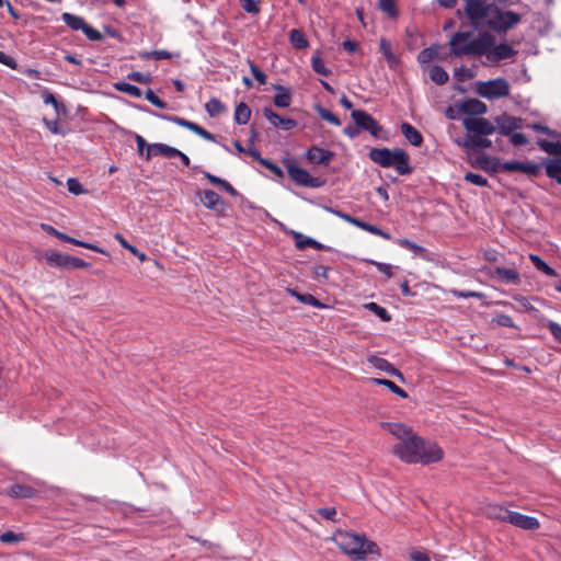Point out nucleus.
<instances>
[{
    "mask_svg": "<svg viewBox=\"0 0 561 561\" xmlns=\"http://www.w3.org/2000/svg\"><path fill=\"white\" fill-rule=\"evenodd\" d=\"M382 426L398 439L391 451L401 461L425 466L443 459V448L437 443L415 434L412 427L402 423H385Z\"/></svg>",
    "mask_w": 561,
    "mask_h": 561,
    "instance_id": "obj_1",
    "label": "nucleus"
},
{
    "mask_svg": "<svg viewBox=\"0 0 561 561\" xmlns=\"http://www.w3.org/2000/svg\"><path fill=\"white\" fill-rule=\"evenodd\" d=\"M449 46L454 56L484 57L489 65L514 58L517 54L506 41L496 43L495 36L488 31L477 36L471 32H457L451 36Z\"/></svg>",
    "mask_w": 561,
    "mask_h": 561,
    "instance_id": "obj_2",
    "label": "nucleus"
},
{
    "mask_svg": "<svg viewBox=\"0 0 561 561\" xmlns=\"http://www.w3.org/2000/svg\"><path fill=\"white\" fill-rule=\"evenodd\" d=\"M465 12L474 27H489L495 33H506L520 23L522 15L512 10L500 9L485 0H465Z\"/></svg>",
    "mask_w": 561,
    "mask_h": 561,
    "instance_id": "obj_3",
    "label": "nucleus"
},
{
    "mask_svg": "<svg viewBox=\"0 0 561 561\" xmlns=\"http://www.w3.org/2000/svg\"><path fill=\"white\" fill-rule=\"evenodd\" d=\"M332 540L345 554L354 560L364 559L375 548V543L364 536L350 531H337L333 535Z\"/></svg>",
    "mask_w": 561,
    "mask_h": 561,
    "instance_id": "obj_4",
    "label": "nucleus"
},
{
    "mask_svg": "<svg viewBox=\"0 0 561 561\" xmlns=\"http://www.w3.org/2000/svg\"><path fill=\"white\" fill-rule=\"evenodd\" d=\"M369 158L382 168H393L401 175L411 172L409 156L402 149L373 148Z\"/></svg>",
    "mask_w": 561,
    "mask_h": 561,
    "instance_id": "obj_5",
    "label": "nucleus"
},
{
    "mask_svg": "<svg viewBox=\"0 0 561 561\" xmlns=\"http://www.w3.org/2000/svg\"><path fill=\"white\" fill-rule=\"evenodd\" d=\"M510 83L503 78L476 82V92L488 100L505 98L510 94Z\"/></svg>",
    "mask_w": 561,
    "mask_h": 561,
    "instance_id": "obj_6",
    "label": "nucleus"
},
{
    "mask_svg": "<svg viewBox=\"0 0 561 561\" xmlns=\"http://www.w3.org/2000/svg\"><path fill=\"white\" fill-rule=\"evenodd\" d=\"M47 263L51 266L64 267V268H85L89 267V263L85 261L73 257L68 254L59 252H48L45 254Z\"/></svg>",
    "mask_w": 561,
    "mask_h": 561,
    "instance_id": "obj_7",
    "label": "nucleus"
},
{
    "mask_svg": "<svg viewBox=\"0 0 561 561\" xmlns=\"http://www.w3.org/2000/svg\"><path fill=\"white\" fill-rule=\"evenodd\" d=\"M287 172L290 179L299 185L307 187H319L322 185L320 179L311 176L307 170L294 163L287 165Z\"/></svg>",
    "mask_w": 561,
    "mask_h": 561,
    "instance_id": "obj_8",
    "label": "nucleus"
},
{
    "mask_svg": "<svg viewBox=\"0 0 561 561\" xmlns=\"http://www.w3.org/2000/svg\"><path fill=\"white\" fill-rule=\"evenodd\" d=\"M465 128L469 133L477 135H491L495 130L493 124L481 117H466L462 121Z\"/></svg>",
    "mask_w": 561,
    "mask_h": 561,
    "instance_id": "obj_9",
    "label": "nucleus"
},
{
    "mask_svg": "<svg viewBox=\"0 0 561 561\" xmlns=\"http://www.w3.org/2000/svg\"><path fill=\"white\" fill-rule=\"evenodd\" d=\"M351 116L357 127L364 130H368L374 136H377L378 133L380 131V126L378 125V123L374 119L371 115L367 114L366 112L355 110L352 111Z\"/></svg>",
    "mask_w": 561,
    "mask_h": 561,
    "instance_id": "obj_10",
    "label": "nucleus"
},
{
    "mask_svg": "<svg viewBox=\"0 0 561 561\" xmlns=\"http://www.w3.org/2000/svg\"><path fill=\"white\" fill-rule=\"evenodd\" d=\"M41 227H42V229L44 231H46L47 233H49L51 236H55L56 238H58L61 241L69 242V243H72L75 245L82 247V248H85V249H89V250H92V251H95V252H99V253H102V254L105 253V251L102 248H100V247H98L95 244H92V243H88V242L80 241V240H77L75 238H71V237H69V236L58 231L57 229H55L54 227H51L49 225L42 224Z\"/></svg>",
    "mask_w": 561,
    "mask_h": 561,
    "instance_id": "obj_11",
    "label": "nucleus"
},
{
    "mask_svg": "<svg viewBox=\"0 0 561 561\" xmlns=\"http://www.w3.org/2000/svg\"><path fill=\"white\" fill-rule=\"evenodd\" d=\"M508 523L525 530H535L539 528V522L537 518L523 515L517 512H511L508 515Z\"/></svg>",
    "mask_w": 561,
    "mask_h": 561,
    "instance_id": "obj_12",
    "label": "nucleus"
},
{
    "mask_svg": "<svg viewBox=\"0 0 561 561\" xmlns=\"http://www.w3.org/2000/svg\"><path fill=\"white\" fill-rule=\"evenodd\" d=\"M305 157L312 164H329L333 158V152L317 146L309 148Z\"/></svg>",
    "mask_w": 561,
    "mask_h": 561,
    "instance_id": "obj_13",
    "label": "nucleus"
},
{
    "mask_svg": "<svg viewBox=\"0 0 561 561\" xmlns=\"http://www.w3.org/2000/svg\"><path fill=\"white\" fill-rule=\"evenodd\" d=\"M180 153V150L162 142L150 144L147 148L146 159L150 160L157 156H163L167 158H174Z\"/></svg>",
    "mask_w": 561,
    "mask_h": 561,
    "instance_id": "obj_14",
    "label": "nucleus"
},
{
    "mask_svg": "<svg viewBox=\"0 0 561 561\" xmlns=\"http://www.w3.org/2000/svg\"><path fill=\"white\" fill-rule=\"evenodd\" d=\"M263 115L274 127H279L284 130L293 129L297 125L295 119L284 118L276 114L271 107H264Z\"/></svg>",
    "mask_w": 561,
    "mask_h": 561,
    "instance_id": "obj_15",
    "label": "nucleus"
},
{
    "mask_svg": "<svg viewBox=\"0 0 561 561\" xmlns=\"http://www.w3.org/2000/svg\"><path fill=\"white\" fill-rule=\"evenodd\" d=\"M201 202L203 205L217 213H222L225 209V202L219 194L211 190H206L201 193Z\"/></svg>",
    "mask_w": 561,
    "mask_h": 561,
    "instance_id": "obj_16",
    "label": "nucleus"
},
{
    "mask_svg": "<svg viewBox=\"0 0 561 561\" xmlns=\"http://www.w3.org/2000/svg\"><path fill=\"white\" fill-rule=\"evenodd\" d=\"M167 118L169 121L175 123L179 126H182V127H185V128L192 130L193 133L197 134L198 136H201L202 138H204L206 140H209V141L214 140V136L209 131H207L206 129H204L203 127H201L199 125H197L193 122H190L184 118L176 117V116L167 117Z\"/></svg>",
    "mask_w": 561,
    "mask_h": 561,
    "instance_id": "obj_17",
    "label": "nucleus"
},
{
    "mask_svg": "<svg viewBox=\"0 0 561 561\" xmlns=\"http://www.w3.org/2000/svg\"><path fill=\"white\" fill-rule=\"evenodd\" d=\"M482 135H468L466 138L463 139H460V138H455L454 141L465 148V149H470V148H476V147H480V148H486V147H490L491 146V141L486 138H483L481 137Z\"/></svg>",
    "mask_w": 561,
    "mask_h": 561,
    "instance_id": "obj_18",
    "label": "nucleus"
},
{
    "mask_svg": "<svg viewBox=\"0 0 561 561\" xmlns=\"http://www.w3.org/2000/svg\"><path fill=\"white\" fill-rule=\"evenodd\" d=\"M367 360L373 367H375L379 370H383V371H386L392 376H396L400 379H403L402 374L392 364H390L387 359L376 356V355H371L367 358Z\"/></svg>",
    "mask_w": 561,
    "mask_h": 561,
    "instance_id": "obj_19",
    "label": "nucleus"
},
{
    "mask_svg": "<svg viewBox=\"0 0 561 561\" xmlns=\"http://www.w3.org/2000/svg\"><path fill=\"white\" fill-rule=\"evenodd\" d=\"M493 275L506 284L518 285L520 283L519 273L515 268L497 266L494 268Z\"/></svg>",
    "mask_w": 561,
    "mask_h": 561,
    "instance_id": "obj_20",
    "label": "nucleus"
},
{
    "mask_svg": "<svg viewBox=\"0 0 561 561\" xmlns=\"http://www.w3.org/2000/svg\"><path fill=\"white\" fill-rule=\"evenodd\" d=\"M379 50L386 59L388 66L390 68H394L399 64V58L393 51V47L390 41L387 38H380L379 41Z\"/></svg>",
    "mask_w": 561,
    "mask_h": 561,
    "instance_id": "obj_21",
    "label": "nucleus"
},
{
    "mask_svg": "<svg viewBox=\"0 0 561 561\" xmlns=\"http://www.w3.org/2000/svg\"><path fill=\"white\" fill-rule=\"evenodd\" d=\"M501 167L505 171H518L526 174H535L539 170L536 163H524L519 161H507L502 163Z\"/></svg>",
    "mask_w": 561,
    "mask_h": 561,
    "instance_id": "obj_22",
    "label": "nucleus"
},
{
    "mask_svg": "<svg viewBox=\"0 0 561 561\" xmlns=\"http://www.w3.org/2000/svg\"><path fill=\"white\" fill-rule=\"evenodd\" d=\"M276 94L273 99L275 106L277 107H288L291 103V93L290 91L284 87L276 84L274 85Z\"/></svg>",
    "mask_w": 561,
    "mask_h": 561,
    "instance_id": "obj_23",
    "label": "nucleus"
},
{
    "mask_svg": "<svg viewBox=\"0 0 561 561\" xmlns=\"http://www.w3.org/2000/svg\"><path fill=\"white\" fill-rule=\"evenodd\" d=\"M401 131L411 145L417 147L423 142L422 134L411 124L402 123Z\"/></svg>",
    "mask_w": 561,
    "mask_h": 561,
    "instance_id": "obj_24",
    "label": "nucleus"
},
{
    "mask_svg": "<svg viewBox=\"0 0 561 561\" xmlns=\"http://www.w3.org/2000/svg\"><path fill=\"white\" fill-rule=\"evenodd\" d=\"M293 237L295 239V244L299 250H304L307 247H312L317 250H321L324 248V245L318 242L317 240L310 237H306L300 232L293 231Z\"/></svg>",
    "mask_w": 561,
    "mask_h": 561,
    "instance_id": "obj_25",
    "label": "nucleus"
},
{
    "mask_svg": "<svg viewBox=\"0 0 561 561\" xmlns=\"http://www.w3.org/2000/svg\"><path fill=\"white\" fill-rule=\"evenodd\" d=\"M437 58H439V46L437 45L424 48L417 55V61L421 65L428 64Z\"/></svg>",
    "mask_w": 561,
    "mask_h": 561,
    "instance_id": "obj_26",
    "label": "nucleus"
},
{
    "mask_svg": "<svg viewBox=\"0 0 561 561\" xmlns=\"http://www.w3.org/2000/svg\"><path fill=\"white\" fill-rule=\"evenodd\" d=\"M289 42L293 45V47L297 49H305L309 46V42L306 38L305 34L297 28H293L289 32Z\"/></svg>",
    "mask_w": 561,
    "mask_h": 561,
    "instance_id": "obj_27",
    "label": "nucleus"
},
{
    "mask_svg": "<svg viewBox=\"0 0 561 561\" xmlns=\"http://www.w3.org/2000/svg\"><path fill=\"white\" fill-rule=\"evenodd\" d=\"M499 127L502 134L508 135L512 130L520 127V119L511 116H504L499 121Z\"/></svg>",
    "mask_w": 561,
    "mask_h": 561,
    "instance_id": "obj_28",
    "label": "nucleus"
},
{
    "mask_svg": "<svg viewBox=\"0 0 561 561\" xmlns=\"http://www.w3.org/2000/svg\"><path fill=\"white\" fill-rule=\"evenodd\" d=\"M287 293L295 297L298 301L305 304V305H309V306H312V307H316V308H323V305L312 295L310 294H299L297 293L295 289H287Z\"/></svg>",
    "mask_w": 561,
    "mask_h": 561,
    "instance_id": "obj_29",
    "label": "nucleus"
},
{
    "mask_svg": "<svg viewBox=\"0 0 561 561\" xmlns=\"http://www.w3.org/2000/svg\"><path fill=\"white\" fill-rule=\"evenodd\" d=\"M428 75L431 80L439 85L445 84L449 79L447 71L440 66L431 67Z\"/></svg>",
    "mask_w": 561,
    "mask_h": 561,
    "instance_id": "obj_30",
    "label": "nucleus"
},
{
    "mask_svg": "<svg viewBox=\"0 0 561 561\" xmlns=\"http://www.w3.org/2000/svg\"><path fill=\"white\" fill-rule=\"evenodd\" d=\"M251 110L250 107L241 102L237 105L234 110V121L237 124L244 125L250 121Z\"/></svg>",
    "mask_w": 561,
    "mask_h": 561,
    "instance_id": "obj_31",
    "label": "nucleus"
},
{
    "mask_svg": "<svg viewBox=\"0 0 561 561\" xmlns=\"http://www.w3.org/2000/svg\"><path fill=\"white\" fill-rule=\"evenodd\" d=\"M7 493L12 497L25 499L33 496L34 490L26 485L13 484L8 489Z\"/></svg>",
    "mask_w": 561,
    "mask_h": 561,
    "instance_id": "obj_32",
    "label": "nucleus"
},
{
    "mask_svg": "<svg viewBox=\"0 0 561 561\" xmlns=\"http://www.w3.org/2000/svg\"><path fill=\"white\" fill-rule=\"evenodd\" d=\"M61 19L70 28L75 31H83L84 26L87 25L85 21L81 16L71 13H64Z\"/></svg>",
    "mask_w": 561,
    "mask_h": 561,
    "instance_id": "obj_33",
    "label": "nucleus"
},
{
    "mask_svg": "<svg viewBox=\"0 0 561 561\" xmlns=\"http://www.w3.org/2000/svg\"><path fill=\"white\" fill-rule=\"evenodd\" d=\"M547 175L561 184V159L550 160L546 164Z\"/></svg>",
    "mask_w": 561,
    "mask_h": 561,
    "instance_id": "obj_34",
    "label": "nucleus"
},
{
    "mask_svg": "<svg viewBox=\"0 0 561 561\" xmlns=\"http://www.w3.org/2000/svg\"><path fill=\"white\" fill-rule=\"evenodd\" d=\"M511 514V511L499 506V505H491L486 510V515L491 518L499 519L502 522L508 523V515Z\"/></svg>",
    "mask_w": 561,
    "mask_h": 561,
    "instance_id": "obj_35",
    "label": "nucleus"
},
{
    "mask_svg": "<svg viewBox=\"0 0 561 561\" xmlns=\"http://www.w3.org/2000/svg\"><path fill=\"white\" fill-rule=\"evenodd\" d=\"M205 110L210 117L220 115L226 111V106L217 98H211L206 104Z\"/></svg>",
    "mask_w": 561,
    "mask_h": 561,
    "instance_id": "obj_36",
    "label": "nucleus"
},
{
    "mask_svg": "<svg viewBox=\"0 0 561 561\" xmlns=\"http://www.w3.org/2000/svg\"><path fill=\"white\" fill-rule=\"evenodd\" d=\"M370 381L373 383L381 385V386L387 387L391 392L396 393L397 396H399L401 398H407L408 397L407 391L404 389L400 388L399 386H397L391 380L374 378Z\"/></svg>",
    "mask_w": 561,
    "mask_h": 561,
    "instance_id": "obj_37",
    "label": "nucleus"
},
{
    "mask_svg": "<svg viewBox=\"0 0 561 561\" xmlns=\"http://www.w3.org/2000/svg\"><path fill=\"white\" fill-rule=\"evenodd\" d=\"M529 260L535 267L548 276H557V272L536 254H529Z\"/></svg>",
    "mask_w": 561,
    "mask_h": 561,
    "instance_id": "obj_38",
    "label": "nucleus"
},
{
    "mask_svg": "<svg viewBox=\"0 0 561 561\" xmlns=\"http://www.w3.org/2000/svg\"><path fill=\"white\" fill-rule=\"evenodd\" d=\"M462 108L465 112L473 113V114H484L486 112V106L479 100H468L463 103Z\"/></svg>",
    "mask_w": 561,
    "mask_h": 561,
    "instance_id": "obj_39",
    "label": "nucleus"
},
{
    "mask_svg": "<svg viewBox=\"0 0 561 561\" xmlns=\"http://www.w3.org/2000/svg\"><path fill=\"white\" fill-rule=\"evenodd\" d=\"M311 66L316 73L322 75L324 77H328L331 75V70L325 67L323 60L321 59L320 55L317 53L311 58Z\"/></svg>",
    "mask_w": 561,
    "mask_h": 561,
    "instance_id": "obj_40",
    "label": "nucleus"
},
{
    "mask_svg": "<svg viewBox=\"0 0 561 561\" xmlns=\"http://www.w3.org/2000/svg\"><path fill=\"white\" fill-rule=\"evenodd\" d=\"M364 307L366 309L370 310L371 312H374L379 319H381L385 322H388L391 320V316L389 314L387 309L379 306L376 302H368Z\"/></svg>",
    "mask_w": 561,
    "mask_h": 561,
    "instance_id": "obj_41",
    "label": "nucleus"
},
{
    "mask_svg": "<svg viewBox=\"0 0 561 561\" xmlns=\"http://www.w3.org/2000/svg\"><path fill=\"white\" fill-rule=\"evenodd\" d=\"M115 89L117 91H121V92H124V93H127L131 96H135V98H140L141 96V90L134 85V84H130V83H127V82H117L115 83Z\"/></svg>",
    "mask_w": 561,
    "mask_h": 561,
    "instance_id": "obj_42",
    "label": "nucleus"
},
{
    "mask_svg": "<svg viewBox=\"0 0 561 561\" xmlns=\"http://www.w3.org/2000/svg\"><path fill=\"white\" fill-rule=\"evenodd\" d=\"M538 146L541 150L550 154H561V142H552L548 140L538 141Z\"/></svg>",
    "mask_w": 561,
    "mask_h": 561,
    "instance_id": "obj_43",
    "label": "nucleus"
},
{
    "mask_svg": "<svg viewBox=\"0 0 561 561\" xmlns=\"http://www.w3.org/2000/svg\"><path fill=\"white\" fill-rule=\"evenodd\" d=\"M379 8L382 12H385L390 18L398 16V10L396 8L394 0H379Z\"/></svg>",
    "mask_w": 561,
    "mask_h": 561,
    "instance_id": "obj_44",
    "label": "nucleus"
},
{
    "mask_svg": "<svg viewBox=\"0 0 561 561\" xmlns=\"http://www.w3.org/2000/svg\"><path fill=\"white\" fill-rule=\"evenodd\" d=\"M465 180L477 186H486L488 180L480 174L468 172L465 175Z\"/></svg>",
    "mask_w": 561,
    "mask_h": 561,
    "instance_id": "obj_45",
    "label": "nucleus"
},
{
    "mask_svg": "<svg viewBox=\"0 0 561 561\" xmlns=\"http://www.w3.org/2000/svg\"><path fill=\"white\" fill-rule=\"evenodd\" d=\"M398 244L402 248L413 251L416 254H421L425 251L424 248H422L421 245H417L416 243H414L408 239L398 240Z\"/></svg>",
    "mask_w": 561,
    "mask_h": 561,
    "instance_id": "obj_46",
    "label": "nucleus"
},
{
    "mask_svg": "<svg viewBox=\"0 0 561 561\" xmlns=\"http://www.w3.org/2000/svg\"><path fill=\"white\" fill-rule=\"evenodd\" d=\"M367 262L375 265L377 267V270L380 273L385 274L387 277L390 278L393 276V273H392L393 266L392 265L387 264V263L376 262L373 260H367Z\"/></svg>",
    "mask_w": 561,
    "mask_h": 561,
    "instance_id": "obj_47",
    "label": "nucleus"
},
{
    "mask_svg": "<svg viewBox=\"0 0 561 561\" xmlns=\"http://www.w3.org/2000/svg\"><path fill=\"white\" fill-rule=\"evenodd\" d=\"M242 9L252 14H256L260 11L259 2L256 0H240Z\"/></svg>",
    "mask_w": 561,
    "mask_h": 561,
    "instance_id": "obj_48",
    "label": "nucleus"
},
{
    "mask_svg": "<svg viewBox=\"0 0 561 561\" xmlns=\"http://www.w3.org/2000/svg\"><path fill=\"white\" fill-rule=\"evenodd\" d=\"M67 186H68L69 192L75 195L84 193L83 186L77 179H73V178L68 179Z\"/></svg>",
    "mask_w": 561,
    "mask_h": 561,
    "instance_id": "obj_49",
    "label": "nucleus"
},
{
    "mask_svg": "<svg viewBox=\"0 0 561 561\" xmlns=\"http://www.w3.org/2000/svg\"><path fill=\"white\" fill-rule=\"evenodd\" d=\"M43 95L44 103L53 105L55 111L59 113L60 108H62V105L56 100L55 95L50 93L48 90H44Z\"/></svg>",
    "mask_w": 561,
    "mask_h": 561,
    "instance_id": "obj_50",
    "label": "nucleus"
},
{
    "mask_svg": "<svg viewBox=\"0 0 561 561\" xmlns=\"http://www.w3.org/2000/svg\"><path fill=\"white\" fill-rule=\"evenodd\" d=\"M250 70L253 75V77L259 81L260 84L266 83V76L265 73L259 69V67L253 62L249 61Z\"/></svg>",
    "mask_w": 561,
    "mask_h": 561,
    "instance_id": "obj_51",
    "label": "nucleus"
},
{
    "mask_svg": "<svg viewBox=\"0 0 561 561\" xmlns=\"http://www.w3.org/2000/svg\"><path fill=\"white\" fill-rule=\"evenodd\" d=\"M546 325L551 332L553 339L561 343V325L552 320L547 321Z\"/></svg>",
    "mask_w": 561,
    "mask_h": 561,
    "instance_id": "obj_52",
    "label": "nucleus"
},
{
    "mask_svg": "<svg viewBox=\"0 0 561 561\" xmlns=\"http://www.w3.org/2000/svg\"><path fill=\"white\" fill-rule=\"evenodd\" d=\"M146 99L153 105H156L159 108H165L167 103L159 99L152 90H147L145 94Z\"/></svg>",
    "mask_w": 561,
    "mask_h": 561,
    "instance_id": "obj_53",
    "label": "nucleus"
},
{
    "mask_svg": "<svg viewBox=\"0 0 561 561\" xmlns=\"http://www.w3.org/2000/svg\"><path fill=\"white\" fill-rule=\"evenodd\" d=\"M319 115L327 122L335 125V126H339L341 125V122L340 119L337 118V116H335L333 113H331L330 111L325 110V108H319Z\"/></svg>",
    "mask_w": 561,
    "mask_h": 561,
    "instance_id": "obj_54",
    "label": "nucleus"
},
{
    "mask_svg": "<svg viewBox=\"0 0 561 561\" xmlns=\"http://www.w3.org/2000/svg\"><path fill=\"white\" fill-rule=\"evenodd\" d=\"M451 294H453L455 297H457V298H470V297H474V298H482V297H483V294H482V293H479V291H471V290L463 291V290L453 289V290H451Z\"/></svg>",
    "mask_w": 561,
    "mask_h": 561,
    "instance_id": "obj_55",
    "label": "nucleus"
},
{
    "mask_svg": "<svg viewBox=\"0 0 561 561\" xmlns=\"http://www.w3.org/2000/svg\"><path fill=\"white\" fill-rule=\"evenodd\" d=\"M22 539V536L21 535H18L13 531H5L3 533L1 536H0V540L3 542V543H14V542H18Z\"/></svg>",
    "mask_w": 561,
    "mask_h": 561,
    "instance_id": "obj_56",
    "label": "nucleus"
},
{
    "mask_svg": "<svg viewBox=\"0 0 561 561\" xmlns=\"http://www.w3.org/2000/svg\"><path fill=\"white\" fill-rule=\"evenodd\" d=\"M248 153L251 154L253 158L260 160L262 164H264L265 167L270 168L272 171H274L276 173H280L279 168H277L276 165H274L273 163H271L267 160L261 159L260 158V153L256 150L249 149Z\"/></svg>",
    "mask_w": 561,
    "mask_h": 561,
    "instance_id": "obj_57",
    "label": "nucleus"
},
{
    "mask_svg": "<svg viewBox=\"0 0 561 561\" xmlns=\"http://www.w3.org/2000/svg\"><path fill=\"white\" fill-rule=\"evenodd\" d=\"M145 57L154 58V59L159 60V59H170L172 57V55L168 50L160 49V50H153V51L147 53L145 55Z\"/></svg>",
    "mask_w": 561,
    "mask_h": 561,
    "instance_id": "obj_58",
    "label": "nucleus"
},
{
    "mask_svg": "<svg viewBox=\"0 0 561 561\" xmlns=\"http://www.w3.org/2000/svg\"><path fill=\"white\" fill-rule=\"evenodd\" d=\"M365 231L376 234V236H379V237L383 238L385 240L390 239V234L388 232H386V231L381 230L380 228H378L377 226H374L370 224H368L367 227H365Z\"/></svg>",
    "mask_w": 561,
    "mask_h": 561,
    "instance_id": "obj_59",
    "label": "nucleus"
},
{
    "mask_svg": "<svg viewBox=\"0 0 561 561\" xmlns=\"http://www.w3.org/2000/svg\"><path fill=\"white\" fill-rule=\"evenodd\" d=\"M82 32L90 41H100L102 38L101 33L88 24L84 26Z\"/></svg>",
    "mask_w": 561,
    "mask_h": 561,
    "instance_id": "obj_60",
    "label": "nucleus"
},
{
    "mask_svg": "<svg viewBox=\"0 0 561 561\" xmlns=\"http://www.w3.org/2000/svg\"><path fill=\"white\" fill-rule=\"evenodd\" d=\"M409 556L412 561H431L428 556L421 550L413 549L409 552Z\"/></svg>",
    "mask_w": 561,
    "mask_h": 561,
    "instance_id": "obj_61",
    "label": "nucleus"
},
{
    "mask_svg": "<svg viewBox=\"0 0 561 561\" xmlns=\"http://www.w3.org/2000/svg\"><path fill=\"white\" fill-rule=\"evenodd\" d=\"M511 142L515 146H523L528 142L527 137L522 133H514L511 135Z\"/></svg>",
    "mask_w": 561,
    "mask_h": 561,
    "instance_id": "obj_62",
    "label": "nucleus"
},
{
    "mask_svg": "<svg viewBox=\"0 0 561 561\" xmlns=\"http://www.w3.org/2000/svg\"><path fill=\"white\" fill-rule=\"evenodd\" d=\"M0 64H3L11 69H16L18 67L16 61L3 51H0Z\"/></svg>",
    "mask_w": 561,
    "mask_h": 561,
    "instance_id": "obj_63",
    "label": "nucleus"
},
{
    "mask_svg": "<svg viewBox=\"0 0 561 561\" xmlns=\"http://www.w3.org/2000/svg\"><path fill=\"white\" fill-rule=\"evenodd\" d=\"M128 78L133 81H137L140 83H148L150 80L148 76H146L141 72H138V71H134V72L129 73Z\"/></svg>",
    "mask_w": 561,
    "mask_h": 561,
    "instance_id": "obj_64",
    "label": "nucleus"
}]
</instances>
